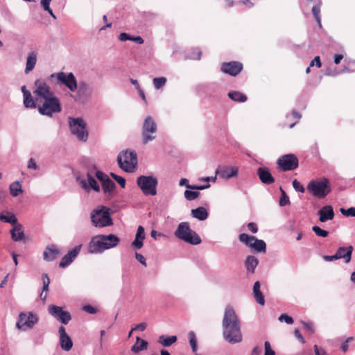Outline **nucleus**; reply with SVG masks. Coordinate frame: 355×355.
<instances>
[{"label":"nucleus","mask_w":355,"mask_h":355,"mask_svg":"<svg viewBox=\"0 0 355 355\" xmlns=\"http://www.w3.org/2000/svg\"><path fill=\"white\" fill-rule=\"evenodd\" d=\"M223 338L231 344L239 343L243 340L241 321L234 309L227 305L222 322Z\"/></svg>","instance_id":"obj_1"},{"label":"nucleus","mask_w":355,"mask_h":355,"mask_svg":"<svg viewBox=\"0 0 355 355\" xmlns=\"http://www.w3.org/2000/svg\"><path fill=\"white\" fill-rule=\"evenodd\" d=\"M119 243V239L114 234L98 235L92 239L89 244V251L92 253L102 252L116 246Z\"/></svg>","instance_id":"obj_2"},{"label":"nucleus","mask_w":355,"mask_h":355,"mask_svg":"<svg viewBox=\"0 0 355 355\" xmlns=\"http://www.w3.org/2000/svg\"><path fill=\"white\" fill-rule=\"evenodd\" d=\"M39 101L40 105L37 109L39 113L42 115L52 116L53 114L60 113L62 111L60 99L55 94Z\"/></svg>","instance_id":"obj_3"},{"label":"nucleus","mask_w":355,"mask_h":355,"mask_svg":"<svg viewBox=\"0 0 355 355\" xmlns=\"http://www.w3.org/2000/svg\"><path fill=\"white\" fill-rule=\"evenodd\" d=\"M306 188L310 193L319 199L325 198L331 191L329 181L326 178L312 180Z\"/></svg>","instance_id":"obj_4"},{"label":"nucleus","mask_w":355,"mask_h":355,"mask_svg":"<svg viewBox=\"0 0 355 355\" xmlns=\"http://www.w3.org/2000/svg\"><path fill=\"white\" fill-rule=\"evenodd\" d=\"M174 234L178 239L191 245H198L201 243V239L195 231L190 228L188 222L180 223Z\"/></svg>","instance_id":"obj_5"},{"label":"nucleus","mask_w":355,"mask_h":355,"mask_svg":"<svg viewBox=\"0 0 355 355\" xmlns=\"http://www.w3.org/2000/svg\"><path fill=\"white\" fill-rule=\"evenodd\" d=\"M117 161L121 169L128 173H132L137 165V154L133 151L125 150L118 155Z\"/></svg>","instance_id":"obj_6"},{"label":"nucleus","mask_w":355,"mask_h":355,"mask_svg":"<svg viewBox=\"0 0 355 355\" xmlns=\"http://www.w3.org/2000/svg\"><path fill=\"white\" fill-rule=\"evenodd\" d=\"M157 130V125L154 119L150 116H147L144 119L142 125L141 137L143 143L146 144L154 140L156 138Z\"/></svg>","instance_id":"obj_7"},{"label":"nucleus","mask_w":355,"mask_h":355,"mask_svg":"<svg viewBox=\"0 0 355 355\" xmlns=\"http://www.w3.org/2000/svg\"><path fill=\"white\" fill-rule=\"evenodd\" d=\"M69 124L71 132L78 139L86 141L88 137V132L86 130V123L81 118H69Z\"/></svg>","instance_id":"obj_8"},{"label":"nucleus","mask_w":355,"mask_h":355,"mask_svg":"<svg viewBox=\"0 0 355 355\" xmlns=\"http://www.w3.org/2000/svg\"><path fill=\"white\" fill-rule=\"evenodd\" d=\"M138 187L144 194L155 196L157 193V180L152 176L141 175L137 180Z\"/></svg>","instance_id":"obj_9"},{"label":"nucleus","mask_w":355,"mask_h":355,"mask_svg":"<svg viewBox=\"0 0 355 355\" xmlns=\"http://www.w3.org/2000/svg\"><path fill=\"white\" fill-rule=\"evenodd\" d=\"M91 219L95 227H103L112 225V220L110 216L108 209L105 207L94 210L91 214Z\"/></svg>","instance_id":"obj_10"},{"label":"nucleus","mask_w":355,"mask_h":355,"mask_svg":"<svg viewBox=\"0 0 355 355\" xmlns=\"http://www.w3.org/2000/svg\"><path fill=\"white\" fill-rule=\"evenodd\" d=\"M33 94L37 101H42L43 98L54 94V92L45 80L39 78L34 82Z\"/></svg>","instance_id":"obj_11"},{"label":"nucleus","mask_w":355,"mask_h":355,"mask_svg":"<svg viewBox=\"0 0 355 355\" xmlns=\"http://www.w3.org/2000/svg\"><path fill=\"white\" fill-rule=\"evenodd\" d=\"M239 239L247 246L253 248L258 252H266V244L263 240L257 239L254 236H250L245 233L239 234Z\"/></svg>","instance_id":"obj_12"},{"label":"nucleus","mask_w":355,"mask_h":355,"mask_svg":"<svg viewBox=\"0 0 355 355\" xmlns=\"http://www.w3.org/2000/svg\"><path fill=\"white\" fill-rule=\"evenodd\" d=\"M277 164L283 171H293L298 167L299 160L294 154H287L281 156Z\"/></svg>","instance_id":"obj_13"},{"label":"nucleus","mask_w":355,"mask_h":355,"mask_svg":"<svg viewBox=\"0 0 355 355\" xmlns=\"http://www.w3.org/2000/svg\"><path fill=\"white\" fill-rule=\"evenodd\" d=\"M37 321L38 318L36 315L31 313L28 314L21 313L16 325L18 329L26 331L27 329L32 328Z\"/></svg>","instance_id":"obj_14"},{"label":"nucleus","mask_w":355,"mask_h":355,"mask_svg":"<svg viewBox=\"0 0 355 355\" xmlns=\"http://www.w3.org/2000/svg\"><path fill=\"white\" fill-rule=\"evenodd\" d=\"M49 313L58 321L67 324L71 319L69 312L64 311L60 306L55 305H49L48 307Z\"/></svg>","instance_id":"obj_15"},{"label":"nucleus","mask_w":355,"mask_h":355,"mask_svg":"<svg viewBox=\"0 0 355 355\" xmlns=\"http://www.w3.org/2000/svg\"><path fill=\"white\" fill-rule=\"evenodd\" d=\"M243 66V64L238 61H231L223 62L220 66V71L224 73L229 74L232 76H236L242 70Z\"/></svg>","instance_id":"obj_16"},{"label":"nucleus","mask_w":355,"mask_h":355,"mask_svg":"<svg viewBox=\"0 0 355 355\" xmlns=\"http://www.w3.org/2000/svg\"><path fill=\"white\" fill-rule=\"evenodd\" d=\"M58 80L68 87L71 92H74L77 87V81L72 73L60 72L56 74Z\"/></svg>","instance_id":"obj_17"},{"label":"nucleus","mask_w":355,"mask_h":355,"mask_svg":"<svg viewBox=\"0 0 355 355\" xmlns=\"http://www.w3.org/2000/svg\"><path fill=\"white\" fill-rule=\"evenodd\" d=\"M81 249V245H77L65 254L59 263L60 268L68 266L78 255Z\"/></svg>","instance_id":"obj_18"},{"label":"nucleus","mask_w":355,"mask_h":355,"mask_svg":"<svg viewBox=\"0 0 355 355\" xmlns=\"http://www.w3.org/2000/svg\"><path fill=\"white\" fill-rule=\"evenodd\" d=\"M319 220L324 223L334 218L335 214L333 207L331 205H326L322 207L318 211Z\"/></svg>","instance_id":"obj_19"},{"label":"nucleus","mask_w":355,"mask_h":355,"mask_svg":"<svg viewBox=\"0 0 355 355\" xmlns=\"http://www.w3.org/2000/svg\"><path fill=\"white\" fill-rule=\"evenodd\" d=\"M257 173L262 183L271 184L275 182V178L272 176L270 170L267 167H259Z\"/></svg>","instance_id":"obj_20"},{"label":"nucleus","mask_w":355,"mask_h":355,"mask_svg":"<svg viewBox=\"0 0 355 355\" xmlns=\"http://www.w3.org/2000/svg\"><path fill=\"white\" fill-rule=\"evenodd\" d=\"M216 173L218 174L220 178L227 180L237 175L238 168L234 166H223L217 169Z\"/></svg>","instance_id":"obj_21"},{"label":"nucleus","mask_w":355,"mask_h":355,"mask_svg":"<svg viewBox=\"0 0 355 355\" xmlns=\"http://www.w3.org/2000/svg\"><path fill=\"white\" fill-rule=\"evenodd\" d=\"M60 254V250L54 245L47 246L43 252V258L46 261L55 260Z\"/></svg>","instance_id":"obj_22"},{"label":"nucleus","mask_w":355,"mask_h":355,"mask_svg":"<svg viewBox=\"0 0 355 355\" xmlns=\"http://www.w3.org/2000/svg\"><path fill=\"white\" fill-rule=\"evenodd\" d=\"M353 249L352 245L338 248L336 252L338 259H343L345 263H348L351 261Z\"/></svg>","instance_id":"obj_23"},{"label":"nucleus","mask_w":355,"mask_h":355,"mask_svg":"<svg viewBox=\"0 0 355 355\" xmlns=\"http://www.w3.org/2000/svg\"><path fill=\"white\" fill-rule=\"evenodd\" d=\"M12 239L15 241H19L24 239V232L23 226L17 224L10 230Z\"/></svg>","instance_id":"obj_24"},{"label":"nucleus","mask_w":355,"mask_h":355,"mask_svg":"<svg viewBox=\"0 0 355 355\" xmlns=\"http://www.w3.org/2000/svg\"><path fill=\"white\" fill-rule=\"evenodd\" d=\"M37 53L36 51H31L28 53L25 69V72L26 73H29L34 69L37 62Z\"/></svg>","instance_id":"obj_25"},{"label":"nucleus","mask_w":355,"mask_h":355,"mask_svg":"<svg viewBox=\"0 0 355 355\" xmlns=\"http://www.w3.org/2000/svg\"><path fill=\"white\" fill-rule=\"evenodd\" d=\"M23 103L26 108H36L37 103L40 104V101H37L35 96L33 98L31 93H26V95L23 96Z\"/></svg>","instance_id":"obj_26"},{"label":"nucleus","mask_w":355,"mask_h":355,"mask_svg":"<svg viewBox=\"0 0 355 355\" xmlns=\"http://www.w3.org/2000/svg\"><path fill=\"white\" fill-rule=\"evenodd\" d=\"M253 294L256 302L260 305L265 304L264 297L260 290V283L257 281L253 286Z\"/></svg>","instance_id":"obj_27"},{"label":"nucleus","mask_w":355,"mask_h":355,"mask_svg":"<svg viewBox=\"0 0 355 355\" xmlns=\"http://www.w3.org/2000/svg\"><path fill=\"white\" fill-rule=\"evenodd\" d=\"M208 211L202 207H198L191 210V216L200 220H204L208 217Z\"/></svg>","instance_id":"obj_28"},{"label":"nucleus","mask_w":355,"mask_h":355,"mask_svg":"<svg viewBox=\"0 0 355 355\" xmlns=\"http://www.w3.org/2000/svg\"><path fill=\"white\" fill-rule=\"evenodd\" d=\"M148 342L137 337L136 343L131 347V351L135 354L147 349Z\"/></svg>","instance_id":"obj_29"},{"label":"nucleus","mask_w":355,"mask_h":355,"mask_svg":"<svg viewBox=\"0 0 355 355\" xmlns=\"http://www.w3.org/2000/svg\"><path fill=\"white\" fill-rule=\"evenodd\" d=\"M258 263V259L254 256H248L245 261V266L247 270L252 273L254 272Z\"/></svg>","instance_id":"obj_30"},{"label":"nucleus","mask_w":355,"mask_h":355,"mask_svg":"<svg viewBox=\"0 0 355 355\" xmlns=\"http://www.w3.org/2000/svg\"><path fill=\"white\" fill-rule=\"evenodd\" d=\"M177 341L176 336H160L158 339V343L162 344L164 347H169Z\"/></svg>","instance_id":"obj_31"},{"label":"nucleus","mask_w":355,"mask_h":355,"mask_svg":"<svg viewBox=\"0 0 355 355\" xmlns=\"http://www.w3.org/2000/svg\"><path fill=\"white\" fill-rule=\"evenodd\" d=\"M228 96L232 100L240 103L245 102L248 98L245 94L237 91L229 92Z\"/></svg>","instance_id":"obj_32"},{"label":"nucleus","mask_w":355,"mask_h":355,"mask_svg":"<svg viewBox=\"0 0 355 355\" xmlns=\"http://www.w3.org/2000/svg\"><path fill=\"white\" fill-rule=\"evenodd\" d=\"M187 182H188L187 179L182 178L180 181V186L186 185L187 188L193 189V190H203V189H207L210 187V184L209 183H207L206 185L198 186V185L188 184H187Z\"/></svg>","instance_id":"obj_33"},{"label":"nucleus","mask_w":355,"mask_h":355,"mask_svg":"<svg viewBox=\"0 0 355 355\" xmlns=\"http://www.w3.org/2000/svg\"><path fill=\"white\" fill-rule=\"evenodd\" d=\"M10 192L14 197H16L19 193H22L21 184L19 181H15L10 185Z\"/></svg>","instance_id":"obj_34"},{"label":"nucleus","mask_w":355,"mask_h":355,"mask_svg":"<svg viewBox=\"0 0 355 355\" xmlns=\"http://www.w3.org/2000/svg\"><path fill=\"white\" fill-rule=\"evenodd\" d=\"M60 346L61 348L65 351H69L73 346V343L71 339L69 336H66L61 339H60Z\"/></svg>","instance_id":"obj_35"},{"label":"nucleus","mask_w":355,"mask_h":355,"mask_svg":"<svg viewBox=\"0 0 355 355\" xmlns=\"http://www.w3.org/2000/svg\"><path fill=\"white\" fill-rule=\"evenodd\" d=\"M103 190L105 193H110L115 188L114 182L109 178H107L105 181L102 184Z\"/></svg>","instance_id":"obj_36"},{"label":"nucleus","mask_w":355,"mask_h":355,"mask_svg":"<svg viewBox=\"0 0 355 355\" xmlns=\"http://www.w3.org/2000/svg\"><path fill=\"white\" fill-rule=\"evenodd\" d=\"M77 88H78V94L80 95V94H87L91 92L89 85L84 81L80 82L79 85H78V87H77Z\"/></svg>","instance_id":"obj_37"},{"label":"nucleus","mask_w":355,"mask_h":355,"mask_svg":"<svg viewBox=\"0 0 355 355\" xmlns=\"http://www.w3.org/2000/svg\"><path fill=\"white\" fill-rule=\"evenodd\" d=\"M0 220L3 222H6V223H9L10 224H12V225H14V226L17 225V219L14 214H10L9 216H5V215L1 214H0Z\"/></svg>","instance_id":"obj_38"},{"label":"nucleus","mask_w":355,"mask_h":355,"mask_svg":"<svg viewBox=\"0 0 355 355\" xmlns=\"http://www.w3.org/2000/svg\"><path fill=\"white\" fill-rule=\"evenodd\" d=\"M189 339L192 351L193 353H196L197 351V339L193 331H191L189 333Z\"/></svg>","instance_id":"obj_39"},{"label":"nucleus","mask_w":355,"mask_h":355,"mask_svg":"<svg viewBox=\"0 0 355 355\" xmlns=\"http://www.w3.org/2000/svg\"><path fill=\"white\" fill-rule=\"evenodd\" d=\"M280 191H281L282 195H281V198L279 200V205L283 207V206L290 205L291 202H290L289 198L286 195L285 191L283 190L282 188H280Z\"/></svg>","instance_id":"obj_40"},{"label":"nucleus","mask_w":355,"mask_h":355,"mask_svg":"<svg viewBox=\"0 0 355 355\" xmlns=\"http://www.w3.org/2000/svg\"><path fill=\"white\" fill-rule=\"evenodd\" d=\"M166 78L165 77L155 78L153 85L156 89H160L166 85Z\"/></svg>","instance_id":"obj_41"},{"label":"nucleus","mask_w":355,"mask_h":355,"mask_svg":"<svg viewBox=\"0 0 355 355\" xmlns=\"http://www.w3.org/2000/svg\"><path fill=\"white\" fill-rule=\"evenodd\" d=\"M312 12L319 25V26H321V19H320V5L319 4L318 6H313L312 8Z\"/></svg>","instance_id":"obj_42"},{"label":"nucleus","mask_w":355,"mask_h":355,"mask_svg":"<svg viewBox=\"0 0 355 355\" xmlns=\"http://www.w3.org/2000/svg\"><path fill=\"white\" fill-rule=\"evenodd\" d=\"M312 230L314 232V233L318 236L327 237L329 235V232L328 231L322 230L318 226H313V227H312Z\"/></svg>","instance_id":"obj_43"},{"label":"nucleus","mask_w":355,"mask_h":355,"mask_svg":"<svg viewBox=\"0 0 355 355\" xmlns=\"http://www.w3.org/2000/svg\"><path fill=\"white\" fill-rule=\"evenodd\" d=\"M200 195V193L198 191H189L186 190L184 191V197L188 200H193L197 198Z\"/></svg>","instance_id":"obj_44"},{"label":"nucleus","mask_w":355,"mask_h":355,"mask_svg":"<svg viewBox=\"0 0 355 355\" xmlns=\"http://www.w3.org/2000/svg\"><path fill=\"white\" fill-rule=\"evenodd\" d=\"M87 181L89 187L94 190L98 191L100 188L96 180L90 175H87Z\"/></svg>","instance_id":"obj_45"},{"label":"nucleus","mask_w":355,"mask_h":355,"mask_svg":"<svg viewBox=\"0 0 355 355\" xmlns=\"http://www.w3.org/2000/svg\"><path fill=\"white\" fill-rule=\"evenodd\" d=\"M144 239L135 236V241L132 243V246L136 249H141L143 246V241Z\"/></svg>","instance_id":"obj_46"},{"label":"nucleus","mask_w":355,"mask_h":355,"mask_svg":"<svg viewBox=\"0 0 355 355\" xmlns=\"http://www.w3.org/2000/svg\"><path fill=\"white\" fill-rule=\"evenodd\" d=\"M340 212L346 216H354L355 217V208L354 207H350L347 209L341 208Z\"/></svg>","instance_id":"obj_47"},{"label":"nucleus","mask_w":355,"mask_h":355,"mask_svg":"<svg viewBox=\"0 0 355 355\" xmlns=\"http://www.w3.org/2000/svg\"><path fill=\"white\" fill-rule=\"evenodd\" d=\"M110 175L120 184V186L122 187V188H124L125 186V180L121 177V176H119L113 173H110Z\"/></svg>","instance_id":"obj_48"},{"label":"nucleus","mask_w":355,"mask_h":355,"mask_svg":"<svg viewBox=\"0 0 355 355\" xmlns=\"http://www.w3.org/2000/svg\"><path fill=\"white\" fill-rule=\"evenodd\" d=\"M293 187L295 189V190L297 191H299V192H301V193H304L305 191V189H304V187L296 179H295L293 181Z\"/></svg>","instance_id":"obj_49"},{"label":"nucleus","mask_w":355,"mask_h":355,"mask_svg":"<svg viewBox=\"0 0 355 355\" xmlns=\"http://www.w3.org/2000/svg\"><path fill=\"white\" fill-rule=\"evenodd\" d=\"M279 320L280 322H285L286 323H287L288 324H291L293 322V318L286 313L282 314L279 318Z\"/></svg>","instance_id":"obj_50"},{"label":"nucleus","mask_w":355,"mask_h":355,"mask_svg":"<svg viewBox=\"0 0 355 355\" xmlns=\"http://www.w3.org/2000/svg\"><path fill=\"white\" fill-rule=\"evenodd\" d=\"M42 279H43V291L47 292L49 290V286L50 284V279L47 275V274H43L42 275Z\"/></svg>","instance_id":"obj_51"},{"label":"nucleus","mask_w":355,"mask_h":355,"mask_svg":"<svg viewBox=\"0 0 355 355\" xmlns=\"http://www.w3.org/2000/svg\"><path fill=\"white\" fill-rule=\"evenodd\" d=\"M265 353L264 355H275V352L271 349L270 344L268 341H266L264 343Z\"/></svg>","instance_id":"obj_52"},{"label":"nucleus","mask_w":355,"mask_h":355,"mask_svg":"<svg viewBox=\"0 0 355 355\" xmlns=\"http://www.w3.org/2000/svg\"><path fill=\"white\" fill-rule=\"evenodd\" d=\"M41 4L45 10L48 11L53 17L55 18V16L53 15L52 10L50 8V1H41Z\"/></svg>","instance_id":"obj_53"},{"label":"nucleus","mask_w":355,"mask_h":355,"mask_svg":"<svg viewBox=\"0 0 355 355\" xmlns=\"http://www.w3.org/2000/svg\"><path fill=\"white\" fill-rule=\"evenodd\" d=\"M96 177L102 184L104 182V181H105L107 178H109L106 174L100 171H96Z\"/></svg>","instance_id":"obj_54"},{"label":"nucleus","mask_w":355,"mask_h":355,"mask_svg":"<svg viewBox=\"0 0 355 355\" xmlns=\"http://www.w3.org/2000/svg\"><path fill=\"white\" fill-rule=\"evenodd\" d=\"M315 355H328L327 352L323 348H320L317 345L313 346Z\"/></svg>","instance_id":"obj_55"},{"label":"nucleus","mask_w":355,"mask_h":355,"mask_svg":"<svg viewBox=\"0 0 355 355\" xmlns=\"http://www.w3.org/2000/svg\"><path fill=\"white\" fill-rule=\"evenodd\" d=\"M316 66L318 68H320L322 66V63L320 61V56H315L313 60L310 63V67Z\"/></svg>","instance_id":"obj_56"},{"label":"nucleus","mask_w":355,"mask_h":355,"mask_svg":"<svg viewBox=\"0 0 355 355\" xmlns=\"http://www.w3.org/2000/svg\"><path fill=\"white\" fill-rule=\"evenodd\" d=\"M83 309L90 314H94L97 312L96 309L92 305H85L83 306Z\"/></svg>","instance_id":"obj_57"},{"label":"nucleus","mask_w":355,"mask_h":355,"mask_svg":"<svg viewBox=\"0 0 355 355\" xmlns=\"http://www.w3.org/2000/svg\"><path fill=\"white\" fill-rule=\"evenodd\" d=\"M304 328L309 331L311 334L314 332V327L312 322H302Z\"/></svg>","instance_id":"obj_58"},{"label":"nucleus","mask_w":355,"mask_h":355,"mask_svg":"<svg viewBox=\"0 0 355 355\" xmlns=\"http://www.w3.org/2000/svg\"><path fill=\"white\" fill-rule=\"evenodd\" d=\"M354 339L353 337H349L346 339V340L341 345V350L343 352H346L348 349V343Z\"/></svg>","instance_id":"obj_59"},{"label":"nucleus","mask_w":355,"mask_h":355,"mask_svg":"<svg viewBox=\"0 0 355 355\" xmlns=\"http://www.w3.org/2000/svg\"><path fill=\"white\" fill-rule=\"evenodd\" d=\"M136 236L137 237H140L141 239H145V231H144V228L139 225L137 228V233H136Z\"/></svg>","instance_id":"obj_60"},{"label":"nucleus","mask_w":355,"mask_h":355,"mask_svg":"<svg viewBox=\"0 0 355 355\" xmlns=\"http://www.w3.org/2000/svg\"><path fill=\"white\" fill-rule=\"evenodd\" d=\"M248 230L252 233H257L258 231V227L256 223H249L248 224Z\"/></svg>","instance_id":"obj_61"},{"label":"nucleus","mask_w":355,"mask_h":355,"mask_svg":"<svg viewBox=\"0 0 355 355\" xmlns=\"http://www.w3.org/2000/svg\"><path fill=\"white\" fill-rule=\"evenodd\" d=\"M146 327H147V324H146V322H141V323H139L137 325H136L133 328V329H135V330H139L141 331H144L146 329Z\"/></svg>","instance_id":"obj_62"},{"label":"nucleus","mask_w":355,"mask_h":355,"mask_svg":"<svg viewBox=\"0 0 355 355\" xmlns=\"http://www.w3.org/2000/svg\"><path fill=\"white\" fill-rule=\"evenodd\" d=\"M135 257L141 264L146 266V259L142 254L136 252Z\"/></svg>","instance_id":"obj_63"},{"label":"nucleus","mask_w":355,"mask_h":355,"mask_svg":"<svg viewBox=\"0 0 355 355\" xmlns=\"http://www.w3.org/2000/svg\"><path fill=\"white\" fill-rule=\"evenodd\" d=\"M294 334L295 336H296V338L302 343H305V340L304 338H303V336H302V334H300V331L298 329H295L294 331Z\"/></svg>","instance_id":"obj_64"}]
</instances>
